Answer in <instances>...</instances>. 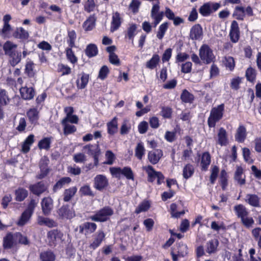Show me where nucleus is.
Returning a JSON list of instances; mask_svg holds the SVG:
<instances>
[{
    "label": "nucleus",
    "mask_w": 261,
    "mask_h": 261,
    "mask_svg": "<svg viewBox=\"0 0 261 261\" xmlns=\"http://www.w3.org/2000/svg\"><path fill=\"white\" fill-rule=\"evenodd\" d=\"M37 205V202L32 199L28 205L27 208L23 212L16 222L19 226H23L29 222L34 213V210Z\"/></svg>",
    "instance_id": "1"
},
{
    "label": "nucleus",
    "mask_w": 261,
    "mask_h": 261,
    "mask_svg": "<svg viewBox=\"0 0 261 261\" xmlns=\"http://www.w3.org/2000/svg\"><path fill=\"white\" fill-rule=\"evenodd\" d=\"M199 56L203 63L208 64L214 62L215 56L213 50L207 44H203L199 50Z\"/></svg>",
    "instance_id": "2"
},
{
    "label": "nucleus",
    "mask_w": 261,
    "mask_h": 261,
    "mask_svg": "<svg viewBox=\"0 0 261 261\" xmlns=\"http://www.w3.org/2000/svg\"><path fill=\"white\" fill-rule=\"evenodd\" d=\"M224 105H220L212 109L210 115L208 118L207 123L209 127H214L217 122L219 121L223 117Z\"/></svg>",
    "instance_id": "3"
},
{
    "label": "nucleus",
    "mask_w": 261,
    "mask_h": 261,
    "mask_svg": "<svg viewBox=\"0 0 261 261\" xmlns=\"http://www.w3.org/2000/svg\"><path fill=\"white\" fill-rule=\"evenodd\" d=\"M82 151L90 156L93 157L95 166L98 165V157L101 154L100 148L98 145L89 144L83 147Z\"/></svg>",
    "instance_id": "4"
},
{
    "label": "nucleus",
    "mask_w": 261,
    "mask_h": 261,
    "mask_svg": "<svg viewBox=\"0 0 261 261\" xmlns=\"http://www.w3.org/2000/svg\"><path fill=\"white\" fill-rule=\"evenodd\" d=\"M143 170L146 171L148 175V180L149 182H153L155 178H157L158 185H161L164 182V176L160 172L156 171L151 166L143 167Z\"/></svg>",
    "instance_id": "5"
},
{
    "label": "nucleus",
    "mask_w": 261,
    "mask_h": 261,
    "mask_svg": "<svg viewBox=\"0 0 261 261\" xmlns=\"http://www.w3.org/2000/svg\"><path fill=\"white\" fill-rule=\"evenodd\" d=\"M253 15V10L250 6L246 8L242 6H236L233 13V16L238 20H243L246 16Z\"/></svg>",
    "instance_id": "6"
},
{
    "label": "nucleus",
    "mask_w": 261,
    "mask_h": 261,
    "mask_svg": "<svg viewBox=\"0 0 261 261\" xmlns=\"http://www.w3.org/2000/svg\"><path fill=\"white\" fill-rule=\"evenodd\" d=\"M160 2L158 1L152 3L151 10L150 16L153 20V24L155 27L163 19L164 13L160 11Z\"/></svg>",
    "instance_id": "7"
},
{
    "label": "nucleus",
    "mask_w": 261,
    "mask_h": 261,
    "mask_svg": "<svg viewBox=\"0 0 261 261\" xmlns=\"http://www.w3.org/2000/svg\"><path fill=\"white\" fill-rule=\"evenodd\" d=\"M113 214V211L109 207H105L99 211L94 215L90 217V219L94 221L103 222L107 220Z\"/></svg>",
    "instance_id": "8"
},
{
    "label": "nucleus",
    "mask_w": 261,
    "mask_h": 261,
    "mask_svg": "<svg viewBox=\"0 0 261 261\" xmlns=\"http://www.w3.org/2000/svg\"><path fill=\"white\" fill-rule=\"evenodd\" d=\"M59 216L63 219H70L75 216V212L68 205H63L58 211Z\"/></svg>",
    "instance_id": "9"
},
{
    "label": "nucleus",
    "mask_w": 261,
    "mask_h": 261,
    "mask_svg": "<svg viewBox=\"0 0 261 261\" xmlns=\"http://www.w3.org/2000/svg\"><path fill=\"white\" fill-rule=\"evenodd\" d=\"M247 136V132L246 126L240 123L237 127L234 134L235 140L239 143H243Z\"/></svg>",
    "instance_id": "10"
},
{
    "label": "nucleus",
    "mask_w": 261,
    "mask_h": 261,
    "mask_svg": "<svg viewBox=\"0 0 261 261\" xmlns=\"http://www.w3.org/2000/svg\"><path fill=\"white\" fill-rule=\"evenodd\" d=\"M63 234L57 230H52L47 233V239L50 246L55 245L58 242L62 240Z\"/></svg>",
    "instance_id": "11"
},
{
    "label": "nucleus",
    "mask_w": 261,
    "mask_h": 261,
    "mask_svg": "<svg viewBox=\"0 0 261 261\" xmlns=\"http://www.w3.org/2000/svg\"><path fill=\"white\" fill-rule=\"evenodd\" d=\"M108 185V180L106 176L99 174L96 175L94 179V187L98 190H102Z\"/></svg>",
    "instance_id": "12"
},
{
    "label": "nucleus",
    "mask_w": 261,
    "mask_h": 261,
    "mask_svg": "<svg viewBox=\"0 0 261 261\" xmlns=\"http://www.w3.org/2000/svg\"><path fill=\"white\" fill-rule=\"evenodd\" d=\"M123 21L121 14L115 12L112 13V21L111 22V31L113 32L119 29Z\"/></svg>",
    "instance_id": "13"
},
{
    "label": "nucleus",
    "mask_w": 261,
    "mask_h": 261,
    "mask_svg": "<svg viewBox=\"0 0 261 261\" xmlns=\"http://www.w3.org/2000/svg\"><path fill=\"white\" fill-rule=\"evenodd\" d=\"M97 225L95 223L87 222L79 226V231L81 233L91 234L95 231Z\"/></svg>",
    "instance_id": "14"
},
{
    "label": "nucleus",
    "mask_w": 261,
    "mask_h": 261,
    "mask_svg": "<svg viewBox=\"0 0 261 261\" xmlns=\"http://www.w3.org/2000/svg\"><path fill=\"white\" fill-rule=\"evenodd\" d=\"M229 36L233 42L236 43L238 41L240 37V31L238 23L235 20L231 22Z\"/></svg>",
    "instance_id": "15"
},
{
    "label": "nucleus",
    "mask_w": 261,
    "mask_h": 261,
    "mask_svg": "<svg viewBox=\"0 0 261 261\" xmlns=\"http://www.w3.org/2000/svg\"><path fill=\"white\" fill-rule=\"evenodd\" d=\"M19 90L21 96L25 100L32 99L35 94V90L32 87L25 86L22 87Z\"/></svg>",
    "instance_id": "16"
},
{
    "label": "nucleus",
    "mask_w": 261,
    "mask_h": 261,
    "mask_svg": "<svg viewBox=\"0 0 261 261\" xmlns=\"http://www.w3.org/2000/svg\"><path fill=\"white\" fill-rule=\"evenodd\" d=\"M203 34L202 29L199 24L193 25L190 30V37L192 40H200Z\"/></svg>",
    "instance_id": "17"
},
{
    "label": "nucleus",
    "mask_w": 261,
    "mask_h": 261,
    "mask_svg": "<svg viewBox=\"0 0 261 261\" xmlns=\"http://www.w3.org/2000/svg\"><path fill=\"white\" fill-rule=\"evenodd\" d=\"M42 210L43 214L48 215L53 207V201L51 198H44L41 201Z\"/></svg>",
    "instance_id": "18"
},
{
    "label": "nucleus",
    "mask_w": 261,
    "mask_h": 261,
    "mask_svg": "<svg viewBox=\"0 0 261 261\" xmlns=\"http://www.w3.org/2000/svg\"><path fill=\"white\" fill-rule=\"evenodd\" d=\"M17 44L10 40L7 41L3 45L5 55L7 56L17 50Z\"/></svg>",
    "instance_id": "19"
},
{
    "label": "nucleus",
    "mask_w": 261,
    "mask_h": 261,
    "mask_svg": "<svg viewBox=\"0 0 261 261\" xmlns=\"http://www.w3.org/2000/svg\"><path fill=\"white\" fill-rule=\"evenodd\" d=\"M163 156V152L160 149H156L149 151L148 154V159L152 164H155Z\"/></svg>",
    "instance_id": "20"
},
{
    "label": "nucleus",
    "mask_w": 261,
    "mask_h": 261,
    "mask_svg": "<svg viewBox=\"0 0 261 261\" xmlns=\"http://www.w3.org/2000/svg\"><path fill=\"white\" fill-rule=\"evenodd\" d=\"M9 63L13 67L15 66L20 62L22 58V54L20 51L18 50L11 54L9 56Z\"/></svg>",
    "instance_id": "21"
},
{
    "label": "nucleus",
    "mask_w": 261,
    "mask_h": 261,
    "mask_svg": "<svg viewBox=\"0 0 261 261\" xmlns=\"http://www.w3.org/2000/svg\"><path fill=\"white\" fill-rule=\"evenodd\" d=\"M17 244L16 240L15 238V233H8L3 240V246L6 249H9Z\"/></svg>",
    "instance_id": "22"
},
{
    "label": "nucleus",
    "mask_w": 261,
    "mask_h": 261,
    "mask_svg": "<svg viewBox=\"0 0 261 261\" xmlns=\"http://www.w3.org/2000/svg\"><path fill=\"white\" fill-rule=\"evenodd\" d=\"M217 143L221 146H226L228 143L227 132L223 127H221L219 129Z\"/></svg>",
    "instance_id": "23"
},
{
    "label": "nucleus",
    "mask_w": 261,
    "mask_h": 261,
    "mask_svg": "<svg viewBox=\"0 0 261 261\" xmlns=\"http://www.w3.org/2000/svg\"><path fill=\"white\" fill-rule=\"evenodd\" d=\"M13 36L16 39L26 40L29 38V32L22 27L17 28L13 34Z\"/></svg>",
    "instance_id": "24"
},
{
    "label": "nucleus",
    "mask_w": 261,
    "mask_h": 261,
    "mask_svg": "<svg viewBox=\"0 0 261 261\" xmlns=\"http://www.w3.org/2000/svg\"><path fill=\"white\" fill-rule=\"evenodd\" d=\"M234 178L239 184L243 185L245 184V175L244 174L243 169L241 166L236 167Z\"/></svg>",
    "instance_id": "25"
},
{
    "label": "nucleus",
    "mask_w": 261,
    "mask_h": 261,
    "mask_svg": "<svg viewBox=\"0 0 261 261\" xmlns=\"http://www.w3.org/2000/svg\"><path fill=\"white\" fill-rule=\"evenodd\" d=\"M30 191L35 195H39L46 191L47 187L42 182L31 185L29 187Z\"/></svg>",
    "instance_id": "26"
},
{
    "label": "nucleus",
    "mask_w": 261,
    "mask_h": 261,
    "mask_svg": "<svg viewBox=\"0 0 261 261\" xmlns=\"http://www.w3.org/2000/svg\"><path fill=\"white\" fill-rule=\"evenodd\" d=\"M105 237V234L102 231H98L95 234L93 242L90 244V247L93 249L97 248L101 243Z\"/></svg>",
    "instance_id": "27"
},
{
    "label": "nucleus",
    "mask_w": 261,
    "mask_h": 261,
    "mask_svg": "<svg viewBox=\"0 0 261 261\" xmlns=\"http://www.w3.org/2000/svg\"><path fill=\"white\" fill-rule=\"evenodd\" d=\"M169 212L171 217L175 218H179L185 213L184 210H179V207L176 203H172L170 205Z\"/></svg>",
    "instance_id": "28"
},
{
    "label": "nucleus",
    "mask_w": 261,
    "mask_h": 261,
    "mask_svg": "<svg viewBox=\"0 0 261 261\" xmlns=\"http://www.w3.org/2000/svg\"><path fill=\"white\" fill-rule=\"evenodd\" d=\"M107 130L109 134L113 135L118 131L117 119L114 117L111 121L107 124Z\"/></svg>",
    "instance_id": "29"
},
{
    "label": "nucleus",
    "mask_w": 261,
    "mask_h": 261,
    "mask_svg": "<svg viewBox=\"0 0 261 261\" xmlns=\"http://www.w3.org/2000/svg\"><path fill=\"white\" fill-rule=\"evenodd\" d=\"M160 61V56L157 54H154L152 58L146 63V67L151 70L157 67Z\"/></svg>",
    "instance_id": "30"
},
{
    "label": "nucleus",
    "mask_w": 261,
    "mask_h": 261,
    "mask_svg": "<svg viewBox=\"0 0 261 261\" xmlns=\"http://www.w3.org/2000/svg\"><path fill=\"white\" fill-rule=\"evenodd\" d=\"M37 222L40 225H45L48 227H53L56 226V223L53 220L42 216L38 217Z\"/></svg>",
    "instance_id": "31"
},
{
    "label": "nucleus",
    "mask_w": 261,
    "mask_h": 261,
    "mask_svg": "<svg viewBox=\"0 0 261 261\" xmlns=\"http://www.w3.org/2000/svg\"><path fill=\"white\" fill-rule=\"evenodd\" d=\"M34 142V136L29 135L23 142L22 145L21 151L23 153H27L30 149V146Z\"/></svg>",
    "instance_id": "32"
},
{
    "label": "nucleus",
    "mask_w": 261,
    "mask_h": 261,
    "mask_svg": "<svg viewBox=\"0 0 261 261\" xmlns=\"http://www.w3.org/2000/svg\"><path fill=\"white\" fill-rule=\"evenodd\" d=\"M89 81V75L85 73L81 74V76L76 81L77 87L82 89L85 88Z\"/></svg>",
    "instance_id": "33"
},
{
    "label": "nucleus",
    "mask_w": 261,
    "mask_h": 261,
    "mask_svg": "<svg viewBox=\"0 0 261 261\" xmlns=\"http://www.w3.org/2000/svg\"><path fill=\"white\" fill-rule=\"evenodd\" d=\"M15 200L17 201H22L28 195V191L22 188H19L15 190Z\"/></svg>",
    "instance_id": "34"
},
{
    "label": "nucleus",
    "mask_w": 261,
    "mask_h": 261,
    "mask_svg": "<svg viewBox=\"0 0 261 261\" xmlns=\"http://www.w3.org/2000/svg\"><path fill=\"white\" fill-rule=\"evenodd\" d=\"M85 51L87 57L92 58L97 55L98 48L95 44L91 43L87 46Z\"/></svg>",
    "instance_id": "35"
},
{
    "label": "nucleus",
    "mask_w": 261,
    "mask_h": 261,
    "mask_svg": "<svg viewBox=\"0 0 261 261\" xmlns=\"http://www.w3.org/2000/svg\"><path fill=\"white\" fill-rule=\"evenodd\" d=\"M40 258L41 261H55L56 255L53 251L48 250L41 252Z\"/></svg>",
    "instance_id": "36"
},
{
    "label": "nucleus",
    "mask_w": 261,
    "mask_h": 261,
    "mask_svg": "<svg viewBox=\"0 0 261 261\" xmlns=\"http://www.w3.org/2000/svg\"><path fill=\"white\" fill-rule=\"evenodd\" d=\"M95 18L90 16L83 23V28L85 31H90L95 27Z\"/></svg>",
    "instance_id": "37"
},
{
    "label": "nucleus",
    "mask_w": 261,
    "mask_h": 261,
    "mask_svg": "<svg viewBox=\"0 0 261 261\" xmlns=\"http://www.w3.org/2000/svg\"><path fill=\"white\" fill-rule=\"evenodd\" d=\"M219 244V242L217 239L212 240L207 242L206 251L208 254L215 253L217 251V248Z\"/></svg>",
    "instance_id": "38"
},
{
    "label": "nucleus",
    "mask_w": 261,
    "mask_h": 261,
    "mask_svg": "<svg viewBox=\"0 0 261 261\" xmlns=\"http://www.w3.org/2000/svg\"><path fill=\"white\" fill-rule=\"evenodd\" d=\"M169 28V23L167 22H164L162 23L158 28L157 33H156V37L162 40L166 32H167L168 29Z\"/></svg>",
    "instance_id": "39"
},
{
    "label": "nucleus",
    "mask_w": 261,
    "mask_h": 261,
    "mask_svg": "<svg viewBox=\"0 0 261 261\" xmlns=\"http://www.w3.org/2000/svg\"><path fill=\"white\" fill-rule=\"evenodd\" d=\"M10 100L11 99L7 91L4 89H0V106H7L9 103Z\"/></svg>",
    "instance_id": "40"
},
{
    "label": "nucleus",
    "mask_w": 261,
    "mask_h": 261,
    "mask_svg": "<svg viewBox=\"0 0 261 261\" xmlns=\"http://www.w3.org/2000/svg\"><path fill=\"white\" fill-rule=\"evenodd\" d=\"M71 181V178L68 177H64L61 178L54 186V191L56 192L58 190L61 189L65 185L69 184Z\"/></svg>",
    "instance_id": "41"
},
{
    "label": "nucleus",
    "mask_w": 261,
    "mask_h": 261,
    "mask_svg": "<svg viewBox=\"0 0 261 261\" xmlns=\"http://www.w3.org/2000/svg\"><path fill=\"white\" fill-rule=\"evenodd\" d=\"M211 163V156L208 152H205L202 154L201 165L203 170H206Z\"/></svg>",
    "instance_id": "42"
},
{
    "label": "nucleus",
    "mask_w": 261,
    "mask_h": 261,
    "mask_svg": "<svg viewBox=\"0 0 261 261\" xmlns=\"http://www.w3.org/2000/svg\"><path fill=\"white\" fill-rule=\"evenodd\" d=\"M137 25L134 23L129 24V27L127 29L125 37L129 39L133 40L134 37L137 34Z\"/></svg>",
    "instance_id": "43"
},
{
    "label": "nucleus",
    "mask_w": 261,
    "mask_h": 261,
    "mask_svg": "<svg viewBox=\"0 0 261 261\" xmlns=\"http://www.w3.org/2000/svg\"><path fill=\"white\" fill-rule=\"evenodd\" d=\"M72 48H66L65 54L67 59L72 64H75L77 62V58L75 56L73 51Z\"/></svg>",
    "instance_id": "44"
},
{
    "label": "nucleus",
    "mask_w": 261,
    "mask_h": 261,
    "mask_svg": "<svg viewBox=\"0 0 261 261\" xmlns=\"http://www.w3.org/2000/svg\"><path fill=\"white\" fill-rule=\"evenodd\" d=\"M222 62L225 67L229 70H232L235 66V62L233 58L230 56H226L223 58Z\"/></svg>",
    "instance_id": "45"
},
{
    "label": "nucleus",
    "mask_w": 261,
    "mask_h": 261,
    "mask_svg": "<svg viewBox=\"0 0 261 261\" xmlns=\"http://www.w3.org/2000/svg\"><path fill=\"white\" fill-rule=\"evenodd\" d=\"M76 38V33L74 31L68 32L67 42L68 47L67 48H73L75 47V41Z\"/></svg>",
    "instance_id": "46"
},
{
    "label": "nucleus",
    "mask_w": 261,
    "mask_h": 261,
    "mask_svg": "<svg viewBox=\"0 0 261 261\" xmlns=\"http://www.w3.org/2000/svg\"><path fill=\"white\" fill-rule=\"evenodd\" d=\"M234 209L238 217L241 219L246 215H248V212L245 206L242 204L235 206Z\"/></svg>",
    "instance_id": "47"
},
{
    "label": "nucleus",
    "mask_w": 261,
    "mask_h": 261,
    "mask_svg": "<svg viewBox=\"0 0 261 261\" xmlns=\"http://www.w3.org/2000/svg\"><path fill=\"white\" fill-rule=\"evenodd\" d=\"M180 98L184 102L192 103L194 99V97L193 94L187 90H184L180 95Z\"/></svg>",
    "instance_id": "48"
},
{
    "label": "nucleus",
    "mask_w": 261,
    "mask_h": 261,
    "mask_svg": "<svg viewBox=\"0 0 261 261\" xmlns=\"http://www.w3.org/2000/svg\"><path fill=\"white\" fill-rule=\"evenodd\" d=\"M76 191L77 189L75 187L66 189L64 193V200L66 202L69 201L74 196Z\"/></svg>",
    "instance_id": "49"
},
{
    "label": "nucleus",
    "mask_w": 261,
    "mask_h": 261,
    "mask_svg": "<svg viewBox=\"0 0 261 261\" xmlns=\"http://www.w3.org/2000/svg\"><path fill=\"white\" fill-rule=\"evenodd\" d=\"M105 159L106 161L103 162V164L111 165L114 163L116 156L112 151L108 150L105 153Z\"/></svg>",
    "instance_id": "50"
},
{
    "label": "nucleus",
    "mask_w": 261,
    "mask_h": 261,
    "mask_svg": "<svg viewBox=\"0 0 261 261\" xmlns=\"http://www.w3.org/2000/svg\"><path fill=\"white\" fill-rule=\"evenodd\" d=\"M252 235L254 239L257 242V245L261 249V228L256 227L252 230Z\"/></svg>",
    "instance_id": "51"
},
{
    "label": "nucleus",
    "mask_w": 261,
    "mask_h": 261,
    "mask_svg": "<svg viewBox=\"0 0 261 261\" xmlns=\"http://www.w3.org/2000/svg\"><path fill=\"white\" fill-rule=\"evenodd\" d=\"M194 169L193 166L190 164L186 165L183 169L182 175L185 178H190L194 173Z\"/></svg>",
    "instance_id": "52"
},
{
    "label": "nucleus",
    "mask_w": 261,
    "mask_h": 261,
    "mask_svg": "<svg viewBox=\"0 0 261 261\" xmlns=\"http://www.w3.org/2000/svg\"><path fill=\"white\" fill-rule=\"evenodd\" d=\"M62 124L64 126V133L66 135L72 134L76 130V128L74 125L68 122L62 121Z\"/></svg>",
    "instance_id": "53"
},
{
    "label": "nucleus",
    "mask_w": 261,
    "mask_h": 261,
    "mask_svg": "<svg viewBox=\"0 0 261 261\" xmlns=\"http://www.w3.org/2000/svg\"><path fill=\"white\" fill-rule=\"evenodd\" d=\"M145 149L143 144L139 143L135 149V156L139 160H141L145 154Z\"/></svg>",
    "instance_id": "54"
},
{
    "label": "nucleus",
    "mask_w": 261,
    "mask_h": 261,
    "mask_svg": "<svg viewBox=\"0 0 261 261\" xmlns=\"http://www.w3.org/2000/svg\"><path fill=\"white\" fill-rule=\"evenodd\" d=\"M150 207V203L148 201L144 200L141 202L136 208L135 213L139 214L147 211Z\"/></svg>",
    "instance_id": "55"
},
{
    "label": "nucleus",
    "mask_w": 261,
    "mask_h": 261,
    "mask_svg": "<svg viewBox=\"0 0 261 261\" xmlns=\"http://www.w3.org/2000/svg\"><path fill=\"white\" fill-rule=\"evenodd\" d=\"M141 4L140 0H132L128 8L134 14H136L139 12Z\"/></svg>",
    "instance_id": "56"
},
{
    "label": "nucleus",
    "mask_w": 261,
    "mask_h": 261,
    "mask_svg": "<svg viewBox=\"0 0 261 261\" xmlns=\"http://www.w3.org/2000/svg\"><path fill=\"white\" fill-rule=\"evenodd\" d=\"M199 12L203 16H208L212 13L211 3H205L199 9Z\"/></svg>",
    "instance_id": "57"
},
{
    "label": "nucleus",
    "mask_w": 261,
    "mask_h": 261,
    "mask_svg": "<svg viewBox=\"0 0 261 261\" xmlns=\"http://www.w3.org/2000/svg\"><path fill=\"white\" fill-rule=\"evenodd\" d=\"M246 200L249 204L253 206H257L259 204V198L256 195H247Z\"/></svg>",
    "instance_id": "58"
},
{
    "label": "nucleus",
    "mask_w": 261,
    "mask_h": 261,
    "mask_svg": "<svg viewBox=\"0 0 261 261\" xmlns=\"http://www.w3.org/2000/svg\"><path fill=\"white\" fill-rule=\"evenodd\" d=\"M28 117L29 120L34 123L37 121L38 119V112L36 109H31L27 113Z\"/></svg>",
    "instance_id": "59"
},
{
    "label": "nucleus",
    "mask_w": 261,
    "mask_h": 261,
    "mask_svg": "<svg viewBox=\"0 0 261 261\" xmlns=\"http://www.w3.org/2000/svg\"><path fill=\"white\" fill-rule=\"evenodd\" d=\"M34 68V63L31 61H27L25 67V72L30 77L33 76L35 74Z\"/></svg>",
    "instance_id": "60"
},
{
    "label": "nucleus",
    "mask_w": 261,
    "mask_h": 261,
    "mask_svg": "<svg viewBox=\"0 0 261 261\" xmlns=\"http://www.w3.org/2000/svg\"><path fill=\"white\" fill-rule=\"evenodd\" d=\"M131 129V124L127 119L124 120L120 128V134L125 135L128 134Z\"/></svg>",
    "instance_id": "61"
},
{
    "label": "nucleus",
    "mask_w": 261,
    "mask_h": 261,
    "mask_svg": "<svg viewBox=\"0 0 261 261\" xmlns=\"http://www.w3.org/2000/svg\"><path fill=\"white\" fill-rule=\"evenodd\" d=\"M50 139L49 138H45L41 140L38 143V147L40 149L48 150L50 147Z\"/></svg>",
    "instance_id": "62"
},
{
    "label": "nucleus",
    "mask_w": 261,
    "mask_h": 261,
    "mask_svg": "<svg viewBox=\"0 0 261 261\" xmlns=\"http://www.w3.org/2000/svg\"><path fill=\"white\" fill-rule=\"evenodd\" d=\"M15 238L16 240L17 244L19 243L22 244L27 245L29 243L27 237L25 236H23L19 232L15 233Z\"/></svg>",
    "instance_id": "63"
},
{
    "label": "nucleus",
    "mask_w": 261,
    "mask_h": 261,
    "mask_svg": "<svg viewBox=\"0 0 261 261\" xmlns=\"http://www.w3.org/2000/svg\"><path fill=\"white\" fill-rule=\"evenodd\" d=\"M256 71L251 67L248 68L246 71V76L248 81L253 82L256 77Z\"/></svg>",
    "instance_id": "64"
}]
</instances>
